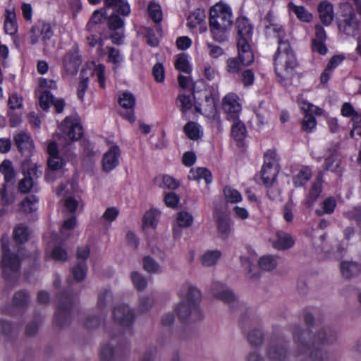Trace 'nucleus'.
Wrapping results in <instances>:
<instances>
[{"label":"nucleus","mask_w":361,"mask_h":361,"mask_svg":"<svg viewBox=\"0 0 361 361\" xmlns=\"http://www.w3.org/2000/svg\"><path fill=\"white\" fill-rule=\"evenodd\" d=\"M204 11L201 9H197L188 16V25L191 28L195 27L204 20Z\"/></svg>","instance_id":"obj_46"},{"label":"nucleus","mask_w":361,"mask_h":361,"mask_svg":"<svg viewBox=\"0 0 361 361\" xmlns=\"http://www.w3.org/2000/svg\"><path fill=\"white\" fill-rule=\"evenodd\" d=\"M132 281L138 290H144L147 284V280L145 277L137 272H133L131 274Z\"/></svg>","instance_id":"obj_60"},{"label":"nucleus","mask_w":361,"mask_h":361,"mask_svg":"<svg viewBox=\"0 0 361 361\" xmlns=\"http://www.w3.org/2000/svg\"><path fill=\"white\" fill-rule=\"evenodd\" d=\"M29 295L24 290H19L15 293L13 297L12 304L18 308H24L28 305Z\"/></svg>","instance_id":"obj_40"},{"label":"nucleus","mask_w":361,"mask_h":361,"mask_svg":"<svg viewBox=\"0 0 361 361\" xmlns=\"http://www.w3.org/2000/svg\"><path fill=\"white\" fill-rule=\"evenodd\" d=\"M248 65H245L242 63V61L239 60L238 57L229 58L226 61V70L228 73L233 75L239 74L240 71L244 66H247Z\"/></svg>","instance_id":"obj_37"},{"label":"nucleus","mask_w":361,"mask_h":361,"mask_svg":"<svg viewBox=\"0 0 361 361\" xmlns=\"http://www.w3.org/2000/svg\"><path fill=\"white\" fill-rule=\"evenodd\" d=\"M4 30L6 33L11 35L15 34L18 30L16 16L13 11L6 10Z\"/></svg>","instance_id":"obj_32"},{"label":"nucleus","mask_w":361,"mask_h":361,"mask_svg":"<svg viewBox=\"0 0 361 361\" xmlns=\"http://www.w3.org/2000/svg\"><path fill=\"white\" fill-rule=\"evenodd\" d=\"M336 206V202L334 197H328L323 202V210H317L316 213L318 216H322L324 214H331L334 212Z\"/></svg>","instance_id":"obj_50"},{"label":"nucleus","mask_w":361,"mask_h":361,"mask_svg":"<svg viewBox=\"0 0 361 361\" xmlns=\"http://www.w3.org/2000/svg\"><path fill=\"white\" fill-rule=\"evenodd\" d=\"M241 82L245 87H250L253 85L255 74L251 69H246L241 73Z\"/></svg>","instance_id":"obj_63"},{"label":"nucleus","mask_w":361,"mask_h":361,"mask_svg":"<svg viewBox=\"0 0 361 361\" xmlns=\"http://www.w3.org/2000/svg\"><path fill=\"white\" fill-rule=\"evenodd\" d=\"M63 67L69 74L74 75L78 72L80 64V59L75 49H71L63 57Z\"/></svg>","instance_id":"obj_19"},{"label":"nucleus","mask_w":361,"mask_h":361,"mask_svg":"<svg viewBox=\"0 0 361 361\" xmlns=\"http://www.w3.org/2000/svg\"><path fill=\"white\" fill-rule=\"evenodd\" d=\"M252 40L237 39L238 56L242 63L250 65L254 61V53L251 46Z\"/></svg>","instance_id":"obj_16"},{"label":"nucleus","mask_w":361,"mask_h":361,"mask_svg":"<svg viewBox=\"0 0 361 361\" xmlns=\"http://www.w3.org/2000/svg\"><path fill=\"white\" fill-rule=\"evenodd\" d=\"M47 152L49 154L47 159L48 169L45 177L48 180L53 181L54 177L52 173L55 171H58L63 167L66 162L73 157V152L69 149L62 147L61 151L56 142H50L48 144Z\"/></svg>","instance_id":"obj_5"},{"label":"nucleus","mask_w":361,"mask_h":361,"mask_svg":"<svg viewBox=\"0 0 361 361\" xmlns=\"http://www.w3.org/2000/svg\"><path fill=\"white\" fill-rule=\"evenodd\" d=\"M38 202V198L32 195L27 197L21 202V207L25 212H32L37 209L35 204Z\"/></svg>","instance_id":"obj_54"},{"label":"nucleus","mask_w":361,"mask_h":361,"mask_svg":"<svg viewBox=\"0 0 361 361\" xmlns=\"http://www.w3.org/2000/svg\"><path fill=\"white\" fill-rule=\"evenodd\" d=\"M344 7H346V13L342 14V19L338 21V30L346 35L354 36L359 30L360 20L348 4H345Z\"/></svg>","instance_id":"obj_9"},{"label":"nucleus","mask_w":361,"mask_h":361,"mask_svg":"<svg viewBox=\"0 0 361 361\" xmlns=\"http://www.w3.org/2000/svg\"><path fill=\"white\" fill-rule=\"evenodd\" d=\"M193 308H192V304L181 302L176 307V312L178 316L181 320H190L196 321L200 319L202 317L200 309L199 308V315L197 317L193 315Z\"/></svg>","instance_id":"obj_21"},{"label":"nucleus","mask_w":361,"mask_h":361,"mask_svg":"<svg viewBox=\"0 0 361 361\" xmlns=\"http://www.w3.org/2000/svg\"><path fill=\"white\" fill-rule=\"evenodd\" d=\"M288 8L297 17L303 22H310L312 19V16L303 6H298L290 2L288 4Z\"/></svg>","instance_id":"obj_38"},{"label":"nucleus","mask_w":361,"mask_h":361,"mask_svg":"<svg viewBox=\"0 0 361 361\" xmlns=\"http://www.w3.org/2000/svg\"><path fill=\"white\" fill-rule=\"evenodd\" d=\"M294 243V240L289 233L279 231L276 233V239L273 242L272 245L277 250H284L292 247Z\"/></svg>","instance_id":"obj_23"},{"label":"nucleus","mask_w":361,"mask_h":361,"mask_svg":"<svg viewBox=\"0 0 361 361\" xmlns=\"http://www.w3.org/2000/svg\"><path fill=\"white\" fill-rule=\"evenodd\" d=\"M188 178L193 180L204 179L206 183H211L212 181V173L206 168H197L190 169Z\"/></svg>","instance_id":"obj_29"},{"label":"nucleus","mask_w":361,"mask_h":361,"mask_svg":"<svg viewBox=\"0 0 361 361\" xmlns=\"http://www.w3.org/2000/svg\"><path fill=\"white\" fill-rule=\"evenodd\" d=\"M104 13L102 9L96 10L88 22L87 26L90 30H94V27L97 24L102 23L104 20Z\"/></svg>","instance_id":"obj_55"},{"label":"nucleus","mask_w":361,"mask_h":361,"mask_svg":"<svg viewBox=\"0 0 361 361\" xmlns=\"http://www.w3.org/2000/svg\"><path fill=\"white\" fill-rule=\"evenodd\" d=\"M322 192V183L319 180L314 181L306 198L305 205L311 207Z\"/></svg>","instance_id":"obj_34"},{"label":"nucleus","mask_w":361,"mask_h":361,"mask_svg":"<svg viewBox=\"0 0 361 361\" xmlns=\"http://www.w3.org/2000/svg\"><path fill=\"white\" fill-rule=\"evenodd\" d=\"M318 12L321 21L325 25L331 23L334 18V8L331 4L326 1H322L318 6Z\"/></svg>","instance_id":"obj_24"},{"label":"nucleus","mask_w":361,"mask_h":361,"mask_svg":"<svg viewBox=\"0 0 361 361\" xmlns=\"http://www.w3.org/2000/svg\"><path fill=\"white\" fill-rule=\"evenodd\" d=\"M221 256L219 250H208L200 258L201 263L204 267H211L217 262Z\"/></svg>","instance_id":"obj_35"},{"label":"nucleus","mask_w":361,"mask_h":361,"mask_svg":"<svg viewBox=\"0 0 361 361\" xmlns=\"http://www.w3.org/2000/svg\"><path fill=\"white\" fill-rule=\"evenodd\" d=\"M1 243L2 248V272L4 278L9 279L18 275L20 262L17 255L10 252L7 237L2 236Z\"/></svg>","instance_id":"obj_6"},{"label":"nucleus","mask_w":361,"mask_h":361,"mask_svg":"<svg viewBox=\"0 0 361 361\" xmlns=\"http://www.w3.org/2000/svg\"><path fill=\"white\" fill-rule=\"evenodd\" d=\"M201 298V293L198 289L193 286H188L186 293V301L185 302L192 304L193 315L196 317L199 315V302Z\"/></svg>","instance_id":"obj_25"},{"label":"nucleus","mask_w":361,"mask_h":361,"mask_svg":"<svg viewBox=\"0 0 361 361\" xmlns=\"http://www.w3.org/2000/svg\"><path fill=\"white\" fill-rule=\"evenodd\" d=\"M177 106L185 114L192 106V102L190 96L180 94L177 97Z\"/></svg>","instance_id":"obj_47"},{"label":"nucleus","mask_w":361,"mask_h":361,"mask_svg":"<svg viewBox=\"0 0 361 361\" xmlns=\"http://www.w3.org/2000/svg\"><path fill=\"white\" fill-rule=\"evenodd\" d=\"M238 38L252 40V28L245 18H240L237 20Z\"/></svg>","instance_id":"obj_28"},{"label":"nucleus","mask_w":361,"mask_h":361,"mask_svg":"<svg viewBox=\"0 0 361 361\" xmlns=\"http://www.w3.org/2000/svg\"><path fill=\"white\" fill-rule=\"evenodd\" d=\"M264 166L279 168L276 153L274 151L269 150L264 154Z\"/></svg>","instance_id":"obj_62"},{"label":"nucleus","mask_w":361,"mask_h":361,"mask_svg":"<svg viewBox=\"0 0 361 361\" xmlns=\"http://www.w3.org/2000/svg\"><path fill=\"white\" fill-rule=\"evenodd\" d=\"M120 154L118 147L115 145L112 146L110 149L104 154L102 164L105 171L109 172L118 165Z\"/></svg>","instance_id":"obj_20"},{"label":"nucleus","mask_w":361,"mask_h":361,"mask_svg":"<svg viewBox=\"0 0 361 361\" xmlns=\"http://www.w3.org/2000/svg\"><path fill=\"white\" fill-rule=\"evenodd\" d=\"M223 193L225 200L228 203L234 204L240 202L242 200V195L240 192L231 186L224 187Z\"/></svg>","instance_id":"obj_36"},{"label":"nucleus","mask_w":361,"mask_h":361,"mask_svg":"<svg viewBox=\"0 0 361 361\" xmlns=\"http://www.w3.org/2000/svg\"><path fill=\"white\" fill-rule=\"evenodd\" d=\"M304 321L310 327L302 329L295 326L293 331V355L298 361H334V356L324 351L322 345L334 343L337 339L336 331L328 326L313 324L314 317L306 313Z\"/></svg>","instance_id":"obj_1"},{"label":"nucleus","mask_w":361,"mask_h":361,"mask_svg":"<svg viewBox=\"0 0 361 361\" xmlns=\"http://www.w3.org/2000/svg\"><path fill=\"white\" fill-rule=\"evenodd\" d=\"M192 94L195 100V106L197 111L207 116L214 114L216 112V104L214 98L211 92L207 90H204L200 92V94L204 97V99L199 102L195 94L194 87H192Z\"/></svg>","instance_id":"obj_12"},{"label":"nucleus","mask_w":361,"mask_h":361,"mask_svg":"<svg viewBox=\"0 0 361 361\" xmlns=\"http://www.w3.org/2000/svg\"><path fill=\"white\" fill-rule=\"evenodd\" d=\"M61 133L58 135L59 145L64 148L78 140L82 135V127L75 119L67 117L60 126Z\"/></svg>","instance_id":"obj_7"},{"label":"nucleus","mask_w":361,"mask_h":361,"mask_svg":"<svg viewBox=\"0 0 361 361\" xmlns=\"http://www.w3.org/2000/svg\"><path fill=\"white\" fill-rule=\"evenodd\" d=\"M126 349L120 351L119 350H114L109 344L104 345L101 348L100 358L102 361H113L116 358H121L124 354Z\"/></svg>","instance_id":"obj_27"},{"label":"nucleus","mask_w":361,"mask_h":361,"mask_svg":"<svg viewBox=\"0 0 361 361\" xmlns=\"http://www.w3.org/2000/svg\"><path fill=\"white\" fill-rule=\"evenodd\" d=\"M267 36L278 39L279 47L274 56L275 72L278 81L283 86H290L296 83L298 75L295 68L298 61L289 41L286 39V32L281 25L270 23L265 25Z\"/></svg>","instance_id":"obj_2"},{"label":"nucleus","mask_w":361,"mask_h":361,"mask_svg":"<svg viewBox=\"0 0 361 361\" xmlns=\"http://www.w3.org/2000/svg\"><path fill=\"white\" fill-rule=\"evenodd\" d=\"M106 7H112L118 13L123 16H128L130 9L125 0H104Z\"/></svg>","instance_id":"obj_30"},{"label":"nucleus","mask_w":361,"mask_h":361,"mask_svg":"<svg viewBox=\"0 0 361 361\" xmlns=\"http://www.w3.org/2000/svg\"><path fill=\"white\" fill-rule=\"evenodd\" d=\"M8 105L9 106V111L20 109L23 107V97L19 96L17 93L12 94L8 98Z\"/></svg>","instance_id":"obj_57"},{"label":"nucleus","mask_w":361,"mask_h":361,"mask_svg":"<svg viewBox=\"0 0 361 361\" xmlns=\"http://www.w3.org/2000/svg\"><path fill=\"white\" fill-rule=\"evenodd\" d=\"M0 173L4 175L5 180L4 183H0V217H3L8 212V207L16 200L15 194L7 190V185L13 184L15 179V172L11 161H2L0 164Z\"/></svg>","instance_id":"obj_4"},{"label":"nucleus","mask_w":361,"mask_h":361,"mask_svg":"<svg viewBox=\"0 0 361 361\" xmlns=\"http://www.w3.org/2000/svg\"><path fill=\"white\" fill-rule=\"evenodd\" d=\"M148 12L151 18L154 23H159L162 20V12L159 4L154 1L149 3L148 6Z\"/></svg>","instance_id":"obj_48"},{"label":"nucleus","mask_w":361,"mask_h":361,"mask_svg":"<svg viewBox=\"0 0 361 361\" xmlns=\"http://www.w3.org/2000/svg\"><path fill=\"white\" fill-rule=\"evenodd\" d=\"M247 338L250 344L258 345L263 341V334L259 329H253L247 333Z\"/></svg>","instance_id":"obj_51"},{"label":"nucleus","mask_w":361,"mask_h":361,"mask_svg":"<svg viewBox=\"0 0 361 361\" xmlns=\"http://www.w3.org/2000/svg\"><path fill=\"white\" fill-rule=\"evenodd\" d=\"M341 271L345 278L350 279L361 272V265L355 262L345 261L341 264Z\"/></svg>","instance_id":"obj_26"},{"label":"nucleus","mask_w":361,"mask_h":361,"mask_svg":"<svg viewBox=\"0 0 361 361\" xmlns=\"http://www.w3.org/2000/svg\"><path fill=\"white\" fill-rule=\"evenodd\" d=\"M143 268L149 273H156L159 271V263L149 256L143 258Z\"/></svg>","instance_id":"obj_53"},{"label":"nucleus","mask_w":361,"mask_h":361,"mask_svg":"<svg viewBox=\"0 0 361 361\" xmlns=\"http://www.w3.org/2000/svg\"><path fill=\"white\" fill-rule=\"evenodd\" d=\"M152 74L157 82H164L165 78V71L163 65L160 63H156L152 68Z\"/></svg>","instance_id":"obj_64"},{"label":"nucleus","mask_w":361,"mask_h":361,"mask_svg":"<svg viewBox=\"0 0 361 361\" xmlns=\"http://www.w3.org/2000/svg\"><path fill=\"white\" fill-rule=\"evenodd\" d=\"M233 123L231 128V134L236 140H242L245 137L246 128L243 122L237 118L231 120Z\"/></svg>","instance_id":"obj_41"},{"label":"nucleus","mask_w":361,"mask_h":361,"mask_svg":"<svg viewBox=\"0 0 361 361\" xmlns=\"http://www.w3.org/2000/svg\"><path fill=\"white\" fill-rule=\"evenodd\" d=\"M215 297L228 304L235 302L236 300V298L233 293L229 289H224L221 291L215 293Z\"/></svg>","instance_id":"obj_56"},{"label":"nucleus","mask_w":361,"mask_h":361,"mask_svg":"<svg viewBox=\"0 0 361 361\" xmlns=\"http://www.w3.org/2000/svg\"><path fill=\"white\" fill-rule=\"evenodd\" d=\"M112 300L113 296L111 290L109 288H103L98 293L97 307L102 310Z\"/></svg>","instance_id":"obj_39"},{"label":"nucleus","mask_w":361,"mask_h":361,"mask_svg":"<svg viewBox=\"0 0 361 361\" xmlns=\"http://www.w3.org/2000/svg\"><path fill=\"white\" fill-rule=\"evenodd\" d=\"M87 266L84 262H78L75 267L73 269L74 279L78 281H82L86 276Z\"/></svg>","instance_id":"obj_52"},{"label":"nucleus","mask_w":361,"mask_h":361,"mask_svg":"<svg viewBox=\"0 0 361 361\" xmlns=\"http://www.w3.org/2000/svg\"><path fill=\"white\" fill-rule=\"evenodd\" d=\"M159 213L155 210L147 211L143 217V223L145 226L154 227L157 222Z\"/></svg>","instance_id":"obj_59"},{"label":"nucleus","mask_w":361,"mask_h":361,"mask_svg":"<svg viewBox=\"0 0 361 361\" xmlns=\"http://www.w3.org/2000/svg\"><path fill=\"white\" fill-rule=\"evenodd\" d=\"M114 321L121 326H129L134 319L133 310L126 305H121L116 307L113 311Z\"/></svg>","instance_id":"obj_14"},{"label":"nucleus","mask_w":361,"mask_h":361,"mask_svg":"<svg viewBox=\"0 0 361 361\" xmlns=\"http://www.w3.org/2000/svg\"><path fill=\"white\" fill-rule=\"evenodd\" d=\"M35 181L27 178H23L18 183V190L22 193L29 192L32 188H35Z\"/></svg>","instance_id":"obj_61"},{"label":"nucleus","mask_w":361,"mask_h":361,"mask_svg":"<svg viewBox=\"0 0 361 361\" xmlns=\"http://www.w3.org/2000/svg\"><path fill=\"white\" fill-rule=\"evenodd\" d=\"M312 176L311 169L307 166H303L293 178L295 187H300L305 185Z\"/></svg>","instance_id":"obj_33"},{"label":"nucleus","mask_w":361,"mask_h":361,"mask_svg":"<svg viewBox=\"0 0 361 361\" xmlns=\"http://www.w3.org/2000/svg\"><path fill=\"white\" fill-rule=\"evenodd\" d=\"M53 95L50 94L48 90L42 92L39 97V106L44 111H47L49 108V104L52 102Z\"/></svg>","instance_id":"obj_58"},{"label":"nucleus","mask_w":361,"mask_h":361,"mask_svg":"<svg viewBox=\"0 0 361 361\" xmlns=\"http://www.w3.org/2000/svg\"><path fill=\"white\" fill-rule=\"evenodd\" d=\"M14 140L22 154H30L33 149L32 140L27 134L23 132L16 134Z\"/></svg>","instance_id":"obj_22"},{"label":"nucleus","mask_w":361,"mask_h":361,"mask_svg":"<svg viewBox=\"0 0 361 361\" xmlns=\"http://www.w3.org/2000/svg\"><path fill=\"white\" fill-rule=\"evenodd\" d=\"M183 130L190 140H197L202 136L200 126L195 122H188L186 123Z\"/></svg>","instance_id":"obj_42"},{"label":"nucleus","mask_w":361,"mask_h":361,"mask_svg":"<svg viewBox=\"0 0 361 361\" xmlns=\"http://www.w3.org/2000/svg\"><path fill=\"white\" fill-rule=\"evenodd\" d=\"M176 221L180 228H187L192 224L193 217L187 212H180L177 214Z\"/></svg>","instance_id":"obj_49"},{"label":"nucleus","mask_w":361,"mask_h":361,"mask_svg":"<svg viewBox=\"0 0 361 361\" xmlns=\"http://www.w3.org/2000/svg\"><path fill=\"white\" fill-rule=\"evenodd\" d=\"M119 104L126 109V112H121V114L130 122L135 120L133 108L135 104V97L129 92H124L118 99Z\"/></svg>","instance_id":"obj_17"},{"label":"nucleus","mask_w":361,"mask_h":361,"mask_svg":"<svg viewBox=\"0 0 361 361\" xmlns=\"http://www.w3.org/2000/svg\"><path fill=\"white\" fill-rule=\"evenodd\" d=\"M75 299L63 294L57 303L55 322L60 327L68 326L71 322V309Z\"/></svg>","instance_id":"obj_8"},{"label":"nucleus","mask_w":361,"mask_h":361,"mask_svg":"<svg viewBox=\"0 0 361 361\" xmlns=\"http://www.w3.org/2000/svg\"><path fill=\"white\" fill-rule=\"evenodd\" d=\"M215 219L218 236L223 240L227 239L232 230L231 219L221 212H216Z\"/></svg>","instance_id":"obj_18"},{"label":"nucleus","mask_w":361,"mask_h":361,"mask_svg":"<svg viewBox=\"0 0 361 361\" xmlns=\"http://www.w3.org/2000/svg\"><path fill=\"white\" fill-rule=\"evenodd\" d=\"M29 232L26 226L19 224L13 231V238L19 243H23L28 240Z\"/></svg>","instance_id":"obj_45"},{"label":"nucleus","mask_w":361,"mask_h":361,"mask_svg":"<svg viewBox=\"0 0 361 361\" xmlns=\"http://www.w3.org/2000/svg\"><path fill=\"white\" fill-rule=\"evenodd\" d=\"M54 31L49 23L44 20H38L30 29L29 32L30 42L32 44H35L39 41V37L42 36V40L44 45L47 40H49L53 36Z\"/></svg>","instance_id":"obj_10"},{"label":"nucleus","mask_w":361,"mask_h":361,"mask_svg":"<svg viewBox=\"0 0 361 361\" xmlns=\"http://www.w3.org/2000/svg\"><path fill=\"white\" fill-rule=\"evenodd\" d=\"M279 171V168L263 166L261 170V176L263 183L265 185H269V183H276Z\"/></svg>","instance_id":"obj_31"},{"label":"nucleus","mask_w":361,"mask_h":361,"mask_svg":"<svg viewBox=\"0 0 361 361\" xmlns=\"http://www.w3.org/2000/svg\"><path fill=\"white\" fill-rule=\"evenodd\" d=\"M233 25V16L229 7L216 4L210 9L209 28L214 40L224 42Z\"/></svg>","instance_id":"obj_3"},{"label":"nucleus","mask_w":361,"mask_h":361,"mask_svg":"<svg viewBox=\"0 0 361 361\" xmlns=\"http://www.w3.org/2000/svg\"><path fill=\"white\" fill-rule=\"evenodd\" d=\"M175 67L179 71L189 74L191 72V66L188 60V56L185 54H178L176 56Z\"/></svg>","instance_id":"obj_44"},{"label":"nucleus","mask_w":361,"mask_h":361,"mask_svg":"<svg viewBox=\"0 0 361 361\" xmlns=\"http://www.w3.org/2000/svg\"><path fill=\"white\" fill-rule=\"evenodd\" d=\"M238 97L234 93H229L223 99V109L227 115L228 120H236L238 118L241 110V105L239 103Z\"/></svg>","instance_id":"obj_13"},{"label":"nucleus","mask_w":361,"mask_h":361,"mask_svg":"<svg viewBox=\"0 0 361 361\" xmlns=\"http://www.w3.org/2000/svg\"><path fill=\"white\" fill-rule=\"evenodd\" d=\"M258 264L262 269L269 271L276 267L277 260L274 256L264 255L259 258Z\"/></svg>","instance_id":"obj_43"},{"label":"nucleus","mask_w":361,"mask_h":361,"mask_svg":"<svg viewBox=\"0 0 361 361\" xmlns=\"http://www.w3.org/2000/svg\"><path fill=\"white\" fill-rule=\"evenodd\" d=\"M288 354L286 342L283 338L274 339L267 348V356L273 360H283Z\"/></svg>","instance_id":"obj_15"},{"label":"nucleus","mask_w":361,"mask_h":361,"mask_svg":"<svg viewBox=\"0 0 361 361\" xmlns=\"http://www.w3.org/2000/svg\"><path fill=\"white\" fill-rule=\"evenodd\" d=\"M301 109L305 114V117L302 122V128L304 131L310 133L317 125L316 119L313 114L321 115L322 109L306 102L301 103Z\"/></svg>","instance_id":"obj_11"}]
</instances>
